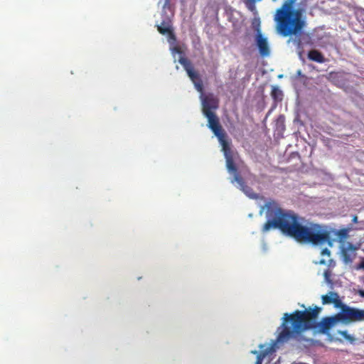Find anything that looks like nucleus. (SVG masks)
I'll use <instances>...</instances> for the list:
<instances>
[{
	"label": "nucleus",
	"instance_id": "0eeeda50",
	"mask_svg": "<svg viewBox=\"0 0 364 364\" xmlns=\"http://www.w3.org/2000/svg\"><path fill=\"white\" fill-rule=\"evenodd\" d=\"M214 134L217 136L219 142L222 146V150L224 153L225 159L228 156H233L229 142L227 141V134L223 129L221 124L210 128Z\"/></svg>",
	"mask_w": 364,
	"mask_h": 364
},
{
	"label": "nucleus",
	"instance_id": "f3484780",
	"mask_svg": "<svg viewBox=\"0 0 364 364\" xmlns=\"http://www.w3.org/2000/svg\"><path fill=\"white\" fill-rule=\"evenodd\" d=\"M308 58L319 63H323L326 60L323 55L320 51L315 49L309 51Z\"/></svg>",
	"mask_w": 364,
	"mask_h": 364
},
{
	"label": "nucleus",
	"instance_id": "7c9ffc66",
	"mask_svg": "<svg viewBox=\"0 0 364 364\" xmlns=\"http://www.w3.org/2000/svg\"><path fill=\"white\" fill-rule=\"evenodd\" d=\"M252 353L255 354L257 353V352L256 350L253 351Z\"/></svg>",
	"mask_w": 364,
	"mask_h": 364
},
{
	"label": "nucleus",
	"instance_id": "f8f14e48",
	"mask_svg": "<svg viewBox=\"0 0 364 364\" xmlns=\"http://www.w3.org/2000/svg\"><path fill=\"white\" fill-rule=\"evenodd\" d=\"M237 182L240 187L241 191L245 193L246 196H247L250 198L257 199L258 198V195L254 192L253 189L247 186L242 176L240 174H236L235 178L232 181V182Z\"/></svg>",
	"mask_w": 364,
	"mask_h": 364
},
{
	"label": "nucleus",
	"instance_id": "b1692460",
	"mask_svg": "<svg viewBox=\"0 0 364 364\" xmlns=\"http://www.w3.org/2000/svg\"><path fill=\"white\" fill-rule=\"evenodd\" d=\"M333 262V260L331 259H329L328 261H326V259H321L320 261H319V264H327L328 262H329V264Z\"/></svg>",
	"mask_w": 364,
	"mask_h": 364
},
{
	"label": "nucleus",
	"instance_id": "9b49d317",
	"mask_svg": "<svg viewBox=\"0 0 364 364\" xmlns=\"http://www.w3.org/2000/svg\"><path fill=\"white\" fill-rule=\"evenodd\" d=\"M156 26L158 31L161 34L168 35L169 43H175L176 41V37L173 32L171 20L168 18L166 20H163L162 22Z\"/></svg>",
	"mask_w": 364,
	"mask_h": 364
},
{
	"label": "nucleus",
	"instance_id": "423d86ee",
	"mask_svg": "<svg viewBox=\"0 0 364 364\" xmlns=\"http://www.w3.org/2000/svg\"><path fill=\"white\" fill-rule=\"evenodd\" d=\"M214 134L217 136L219 142L222 146V150L224 153L225 159L228 156H233L229 142L227 141V134L223 129L221 124L210 128Z\"/></svg>",
	"mask_w": 364,
	"mask_h": 364
},
{
	"label": "nucleus",
	"instance_id": "6ab92c4d",
	"mask_svg": "<svg viewBox=\"0 0 364 364\" xmlns=\"http://www.w3.org/2000/svg\"><path fill=\"white\" fill-rule=\"evenodd\" d=\"M226 161V166L230 173H232L234 174V176H236V174H240L237 171V168L234 162L233 156H228L225 159ZM235 177H233V179Z\"/></svg>",
	"mask_w": 364,
	"mask_h": 364
},
{
	"label": "nucleus",
	"instance_id": "39448f33",
	"mask_svg": "<svg viewBox=\"0 0 364 364\" xmlns=\"http://www.w3.org/2000/svg\"><path fill=\"white\" fill-rule=\"evenodd\" d=\"M181 65H183L184 70L186 71L188 76L193 83L195 88L197 91L203 94V83L200 74L194 70L192 63L186 58L181 57L178 60Z\"/></svg>",
	"mask_w": 364,
	"mask_h": 364
},
{
	"label": "nucleus",
	"instance_id": "bb28decb",
	"mask_svg": "<svg viewBox=\"0 0 364 364\" xmlns=\"http://www.w3.org/2000/svg\"><path fill=\"white\" fill-rule=\"evenodd\" d=\"M173 50L174 52H176L177 53H181V50L180 47H178V46L174 47Z\"/></svg>",
	"mask_w": 364,
	"mask_h": 364
},
{
	"label": "nucleus",
	"instance_id": "c85d7f7f",
	"mask_svg": "<svg viewBox=\"0 0 364 364\" xmlns=\"http://www.w3.org/2000/svg\"><path fill=\"white\" fill-rule=\"evenodd\" d=\"M360 267L364 269V260L361 262Z\"/></svg>",
	"mask_w": 364,
	"mask_h": 364
},
{
	"label": "nucleus",
	"instance_id": "cd10ccee",
	"mask_svg": "<svg viewBox=\"0 0 364 364\" xmlns=\"http://www.w3.org/2000/svg\"><path fill=\"white\" fill-rule=\"evenodd\" d=\"M359 295L364 297V290H360Z\"/></svg>",
	"mask_w": 364,
	"mask_h": 364
},
{
	"label": "nucleus",
	"instance_id": "412c9836",
	"mask_svg": "<svg viewBox=\"0 0 364 364\" xmlns=\"http://www.w3.org/2000/svg\"><path fill=\"white\" fill-rule=\"evenodd\" d=\"M341 335L348 341H350L351 342L354 341V338L350 334H348V332L346 331L341 332Z\"/></svg>",
	"mask_w": 364,
	"mask_h": 364
},
{
	"label": "nucleus",
	"instance_id": "7ed1b4c3",
	"mask_svg": "<svg viewBox=\"0 0 364 364\" xmlns=\"http://www.w3.org/2000/svg\"><path fill=\"white\" fill-rule=\"evenodd\" d=\"M296 1H285L282 6L277 9L274 16L278 31L285 37L297 35L304 26L301 11L293 9V5Z\"/></svg>",
	"mask_w": 364,
	"mask_h": 364
},
{
	"label": "nucleus",
	"instance_id": "ddd939ff",
	"mask_svg": "<svg viewBox=\"0 0 364 364\" xmlns=\"http://www.w3.org/2000/svg\"><path fill=\"white\" fill-rule=\"evenodd\" d=\"M321 301L323 305L333 304L334 307L339 309L343 304L339 298L338 293L335 291H328L327 294L321 296Z\"/></svg>",
	"mask_w": 364,
	"mask_h": 364
},
{
	"label": "nucleus",
	"instance_id": "dca6fc26",
	"mask_svg": "<svg viewBox=\"0 0 364 364\" xmlns=\"http://www.w3.org/2000/svg\"><path fill=\"white\" fill-rule=\"evenodd\" d=\"M274 343L267 347L264 350H261L260 352L257 354V360L255 364H262L264 358L268 355L269 354L275 351Z\"/></svg>",
	"mask_w": 364,
	"mask_h": 364
},
{
	"label": "nucleus",
	"instance_id": "2eb2a0df",
	"mask_svg": "<svg viewBox=\"0 0 364 364\" xmlns=\"http://www.w3.org/2000/svg\"><path fill=\"white\" fill-rule=\"evenodd\" d=\"M283 95L282 91L278 87H272L271 97L274 100L273 108H275L277 106V104L282 101Z\"/></svg>",
	"mask_w": 364,
	"mask_h": 364
},
{
	"label": "nucleus",
	"instance_id": "20e7f679",
	"mask_svg": "<svg viewBox=\"0 0 364 364\" xmlns=\"http://www.w3.org/2000/svg\"><path fill=\"white\" fill-rule=\"evenodd\" d=\"M202 95V111L203 114L208 119L209 129L220 125L217 115L212 111L218 107V100L213 94L206 95Z\"/></svg>",
	"mask_w": 364,
	"mask_h": 364
},
{
	"label": "nucleus",
	"instance_id": "a878e982",
	"mask_svg": "<svg viewBox=\"0 0 364 364\" xmlns=\"http://www.w3.org/2000/svg\"><path fill=\"white\" fill-rule=\"evenodd\" d=\"M358 218L356 215H354L352 218V223H358Z\"/></svg>",
	"mask_w": 364,
	"mask_h": 364
},
{
	"label": "nucleus",
	"instance_id": "4468645a",
	"mask_svg": "<svg viewBox=\"0 0 364 364\" xmlns=\"http://www.w3.org/2000/svg\"><path fill=\"white\" fill-rule=\"evenodd\" d=\"M362 228H353L352 227H348L345 228L340 229L337 230L335 233V235L338 238L339 242L343 244V242H346L345 241L346 239H347L349 236V232L352 230H361Z\"/></svg>",
	"mask_w": 364,
	"mask_h": 364
},
{
	"label": "nucleus",
	"instance_id": "aec40b11",
	"mask_svg": "<svg viewBox=\"0 0 364 364\" xmlns=\"http://www.w3.org/2000/svg\"><path fill=\"white\" fill-rule=\"evenodd\" d=\"M364 321V309H356L355 313L354 323Z\"/></svg>",
	"mask_w": 364,
	"mask_h": 364
},
{
	"label": "nucleus",
	"instance_id": "6e6552de",
	"mask_svg": "<svg viewBox=\"0 0 364 364\" xmlns=\"http://www.w3.org/2000/svg\"><path fill=\"white\" fill-rule=\"evenodd\" d=\"M339 309L341 311L336 314L339 321L344 323H354L356 308L350 307L343 303Z\"/></svg>",
	"mask_w": 364,
	"mask_h": 364
},
{
	"label": "nucleus",
	"instance_id": "9d476101",
	"mask_svg": "<svg viewBox=\"0 0 364 364\" xmlns=\"http://www.w3.org/2000/svg\"><path fill=\"white\" fill-rule=\"evenodd\" d=\"M256 31L255 43L258 48L259 53L262 57L268 56L270 54V49L267 38L263 36L259 26L257 28Z\"/></svg>",
	"mask_w": 364,
	"mask_h": 364
},
{
	"label": "nucleus",
	"instance_id": "f03ea898",
	"mask_svg": "<svg viewBox=\"0 0 364 364\" xmlns=\"http://www.w3.org/2000/svg\"><path fill=\"white\" fill-rule=\"evenodd\" d=\"M321 311V308L315 306L314 308L309 307L304 311L296 310L291 314H284L283 321L279 328L282 330L278 334L277 341H287L309 330L317 329L321 333L328 332L339 321L336 314L333 316L324 317L321 321L317 322Z\"/></svg>",
	"mask_w": 364,
	"mask_h": 364
},
{
	"label": "nucleus",
	"instance_id": "5701e85b",
	"mask_svg": "<svg viewBox=\"0 0 364 364\" xmlns=\"http://www.w3.org/2000/svg\"><path fill=\"white\" fill-rule=\"evenodd\" d=\"M323 276L325 277V279L327 282H331L330 277H331V272L328 269L326 270L323 273Z\"/></svg>",
	"mask_w": 364,
	"mask_h": 364
},
{
	"label": "nucleus",
	"instance_id": "c756f323",
	"mask_svg": "<svg viewBox=\"0 0 364 364\" xmlns=\"http://www.w3.org/2000/svg\"><path fill=\"white\" fill-rule=\"evenodd\" d=\"M301 70H298L297 74H298L299 75H301Z\"/></svg>",
	"mask_w": 364,
	"mask_h": 364
},
{
	"label": "nucleus",
	"instance_id": "a211bd4d",
	"mask_svg": "<svg viewBox=\"0 0 364 364\" xmlns=\"http://www.w3.org/2000/svg\"><path fill=\"white\" fill-rule=\"evenodd\" d=\"M330 79L338 87H342L346 83L343 75L339 73H331Z\"/></svg>",
	"mask_w": 364,
	"mask_h": 364
},
{
	"label": "nucleus",
	"instance_id": "4be33fe9",
	"mask_svg": "<svg viewBox=\"0 0 364 364\" xmlns=\"http://www.w3.org/2000/svg\"><path fill=\"white\" fill-rule=\"evenodd\" d=\"M321 254V256H323V257H330V256H331V251L328 248L326 247V248L322 250Z\"/></svg>",
	"mask_w": 364,
	"mask_h": 364
},
{
	"label": "nucleus",
	"instance_id": "393cba45",
	"mask_svg": "<svg viewBox=\"0 0 364 364\" xmlns=\"http://www.w3.org/2000/svg\"><path fill=\"white\" fill-rule=\"evenodd\" d=\"M295 43L299 48H302V43L301 39L295 40Z\"/></svg>",
	"mask_w": 364,
	"mask_h": 364
},
{
	"label": "nucleus",
	"instance_id": "1a4fd4ad",
	"mask_svg": "<svg viewBox=\"0 0 364 364\" xmlns=\"http://www.w3.org/2000/svg\"><path fill=\"white\" fill-rule=\"evenodd\" d=\"M358 249L351 242H343L341 245V255L343 262L351 263L355 257V251Z\"/></svg>",
	"mask_w": 364,
	"mask_h": 364
},
{
	"label": "nucleus",
	"instance_id": "f257e3e1",
	"mask_svg": "<svg viewBox=\"0 0 364 364\" xmlns=\"http://www.w3.org/2000/svg\"><path fill=\"white\" fill-rule=\"evenodd\" d=\"M265 206L267 220L262 227L263 232L278 229L298 242L313 245L329 242L330 232L323 225L307 220L294 212L283 210L275 201L267 202Z\"/></svg>",
	"mask_w": 364,
	"mask_h": 364
}]
</instances>
